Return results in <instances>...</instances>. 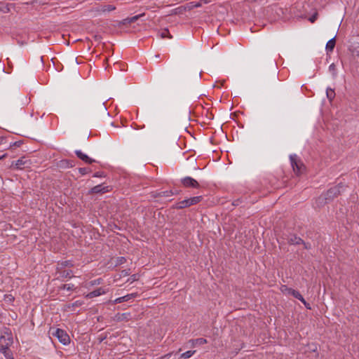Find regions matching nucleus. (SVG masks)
<instances>
[{"label":"nucleus","instance_id":"obj_30","mask_svg":"<svg viewBox=\"0 0 359 359\" xmlns=\"http://www.w3.org/2000/svg\"><path fill=\"white\" fill-rule=\"evenodd\" d=\"M169 355H170L169 354H168V355H164L162 358H166V357H168V356H169Z\"/></svg>","mask_w":359,"mask_h":359},{"label":"nucleus","instance_id":"obj_1","mask_svg":"<svg viewBox=\"0 0 359 359\" xmlns=\"http://www.w3.org/2000/svg\"><path fill=\"white\" fill-rule=\"evenodd\" d=\"M280 290H281V292L283 294H285L286 295H292L294 297L298 299L299 300H300L305 305V306L307 309H311L309 304H308L306 302L304 298L302 297V295L297 290H295L294 289L290 288V287H288L286 285H282L280 287Z\"/></svg>","mask_w":359,"mask_h":359},{"label":"nucleus","instance_id":"obj_15","mask_svg":"<svg viewBox=\"0 0 359 359\" xmlns=\"http://www.w3.org/2000/svg\"><path fill=\"white\" fill-rule=\"evenodd\" d=\"M189 342H191L192 346H196L207 344L208 341L204 338H198L196 339L190 340Z\"/></svg>","mask_w":359,"mask_h":359},{"label":"nucleus","instance_id":"obj_22","mask_svg":"<svg viewBox=\"0 0 359 359\" xmlns=\"http://www.w3.org/2000/svg\"><path fill=\"white\" fill-rule=\"evenodd\" d=\"M101 283H102V278H97V279L91 280L89 283V285H90V286H94V285H100Z\"/></svg>","mask_w":359,"mask_h":359},{"label":"nucleus","instance_id":"obj_17","mask_svg":"<svg viewBox=\"0 0 359 359\" xmlns=\"http://www.w3.org/2000/svg\"><path fill=\"white\" fill-rule=\"evenodd\" d=\"M158 36L161 39H165V38L171 39L172 38V36L170 34L169 31L167 29H164L158 32Z\"/></svg>","mask_w":359,"mask_h":359},{"label":"nucleus","instance_id":"obj_20","mask_svg":"<svg viewBox=\"0 0 359 359\" xmlns=\"http://www.w3.org/2000/svg\"><path fill=\"white\" fill-rule=\"evenodd\" d=\"M329 72L332 74V75L334 78H335L337 76V72L336 65L334 63H332L329 66Z\"/></svg>","mask_w":359,"mask_h":359},{"label":"nucleus","instance_id":"obj_7","mask_svg":"<svg viewBox=\"0 0 359 359\" xmlns=\"http://www.w3.org/2000/svg\"><path fill=\"white\" fill-rule=\"evenodd\" d=\"M30 164V161L28 160L26 157L23 156L17 161L12 162L11 167L22 170L28 168Z\"/></svg>","mask_w":359,"mask_h":359},{"label":"nucleus","instance_id":"obj_18","mask_svg":"<svg viewBox=\"0 0 359 359\" xmlns=\"http://www.w3.org/2000/svg\"><path fill=\"white\" fill-rule=\"evenodd\" d=\"M0 352L4 355L6 359H13V353L10 348L1 350Z\"/></svg>","mask_w":359,"mask_h":359},{"label":"nucleus","instance_id":"obj_14","mask_svg":"<svg viewBox=\"0 0 359 359\" xmlns=\"http://www.w3.org/2000/svg\"><path fill=\"white\" fill-rule=\"evenodd\" d=\"M144 15V14H140L135 16H133L131 18H127L123 20V25L130 24L136 22L140 18Z\"/></svg>","mask_w":359,"mask_h":359},{"label":"nucleus","instance_id":"obj_21","mask_svg":"<svg viewBox=\"0 0 359 359\" xmlns=\"http://www.w3.org/2000/svg\"><path fill=\"white\" fill-rule=\"evenodd\" d=\"M290 243H292V244H300V243H302V244L304 245L306 248H308V246L306 245V244L305 243H304V241L300 238L295 237L294 238V241H293L292 239H290Z\"/></svg>","mask_w":359,"mask_h":359},{"label":"nucleus","instance_id":"obj_8","mask_svg":"<svg viewBox=\"0 0 359 359\" xmlns=\"http://www.w3.org/2000/svg\"><path fill=\"white\" fill-rule=\"evenodd\" d=\"M181 182L184 187H192V188H199L200 185L198 182L194 178L191 177H185L181 180Z\"/></svg>","mask_w":359,"mask_h":359},{"label":"nucleus","instance_id":"obj_3","mask_svg":"<svg viewBox=\"0 0 359 359\" xmlns=\"http://www.w3.org/2000/svg\"><path fill=\"white\" fill-rule=\"evenodd\" d=\"M13 339L11 332L8 330L4 332V334L0 337V351L10 348L13 344Z\"/></svg>","mask_w":359,"mask_h":359},{"label":"nucleus","instance_id":"obj_6","mask_svg":"<svg viewBox=\"0 0 359 359\" xmlns=\"http://www.w3.org/2000/svg\"><path fill=\"white\" fill-rule=\"evenodd\" d=\"M202 196H194L188 199L183 200L182 201H180L177 205L176 207L179 209L185 208L187 207H189L191 205H195L198 203L202 200Z\"/></svg>","mask_w":359,"mask_h":359},{"label":"nucleus","instance_id":"obj_26","mask_svg":"<svg viewBox=\"0 0 359 359\" xmlns=\"http://www.w3.org/2000/svg\"><path fill=\"white\" fill-rule=\"evenodd\" d=\"M126 262V259L123 257H118L117 259V264H121Z\"/></svg>","mask_w":359,"mask_h":359},{"label":"nucleus","instance_id":"obj_27","mask_svg":"<svg viewBox=\"0 0 359 359\" xmlns=\"http://www.w3.org/2000/svg\"><path fill=\"white\" fill-rule=\"evenodd\" d=\"M317 19V13L314 14L313 15H312L310 18H309V20L311 22L313 23Z\"/></svg>","mask_w":359,"mask_h":359},{"label":"nucleus","instance_id":"obj_11","mask_svg":"<svg viewBox=\"0 0 359 359\" xmlns=\"http://www.w3.org/2000/svg\"><path fill=\"white\" fill-rule=\"evenodd\" d=\"M75 154L78 158H79L80 159H81L82 161H85L88 164L95 162V160L88 157L86 154H83L81 150H76L75 151Z\"/></svg>","mask_w":359,"mask_h":359},{"label":"nucleus","instance_id":"obj_9","mask_svg":"<svg viewBox=\"0 0 359 359\" xmlns=\"http://www.w3.org/2000/svg\"><path fill=\"white\" fill-rule=\"evenodd\" d=\"M110 191V187L108 186H104L102 184H99L95 186L91 189V192L94 194H104Z\"/></svg>","mask_w":359,"mask_h":359},{"label":"nucleus","instance_id":"obj_19","mask_svg":"<svg viewBox=\"0 0 359 359\" xmlns=\"http://www.w3.org/2000/svg\"><path fill=\"white\" fill-rule=\"evenodd\" d=\"M196 351H188L181 354L180 358L181 359H187L191 358L194 353Z\"/></svg>","mask_w":359,"mask_h":359},{"label":"nucleus","instance_id":"obj_13","mask_svg":"<svg viewBox=\"0 0 359 359\" xmlns=\"http://www.w3.org/2000/svg\"><path fill=\"white\" fill-rule=\"evenodd\" d=\"M335 43H336L335 37H333L332 39H330L327 42V44H326V47H325L326 51L327 53H332L334 48Z\"/></svg>","mask_w":359,"mask_h":359},{"label":"nucleus","instance_id":"obj_29","mask_svg":"<svg viewBox=\"0 0 359 359\" xmlns=\"http://www.w3.org/2000/svg\"><path fill=\"white\" fill-rule=\"evenodd\" d=\"M65 288H67V290H70L72 289V287L69 285H65Z\"/></svg>","mask_w":359,"mask_h":359},{"label":"nucleus","instance_id":"obj_25","mask_svg":"<svg viewBox=\"0 0 359 359\" xmlns=\"http://www.w3.org/2000/svg\"><path fill=\"white\" fill-rule=\"evenodd\" d=\"M173 195V193L171 191H164L163 192V196H172Z\"/></svg>","mask_w":359,"mask_h":359},{"label":"nucleus","instance_id":"obj_2","mask_svg":"<svg viewBox=\"0 0 359 359\" xmlns=\"http://www.w3.org/2000/svg\"><path fill=\"white\" fill-rule=\"evenodd\" d=\"M291 165L297 175L302 174L305 170V166L297 155L290 156Z\"/></svg>","mask_w":359,"mask_h":359},{"label":"nucleus","instance_id":"obj_23","mask_svg":"<svg viewBox=\"0 0 359 359\" xmlns=\"http://www.w3.org/2000/svg\"><path fill=\"white\" fill-rule=\"evenodd\" d=\"M83 302L81 301H76L75 302L72 303L71 305H69L68 307L71 308V307L81 306L83 305Z\"/></svg>","mask_w":359,"mask_h":359},{"label":"nucleus","instance_id":"obj_5","mask_svg":"<svg viewBox=\"0 0 359 359\" xmlns=\"http://www.w3.org/2000/svg\"><path fill=\"white\" fill-rule=\"evenodd\" d=\"M344 186L339 184L337 186H335L334 187L330 188L326 193L325 198L320 197L319 199L323 201L325 200H330L332 199L333 198L339 195L341 192V191H344Z\"/></svg>","mask_w":359,"mask_h":359},{"label":"nucleus","instance_id":"obj_16","mask_svg":"<svg viewBox=\"0 0 359 359\" xmlns=\"http://www.w3.org/2000/svg\"><path fill=\"white\" fill-rule=\"evenodd\" d=\"M326 95L328 100L331 102L335 97V92L331 88H327L326 90Z\"/></svg>","mask_w":359,"mask_h":359},{"label":"nucleus","instance_id":"obj_12","mask_svg":"<svg viewBox=\"0 0 359 359\" xmlns=\"http://www.w3.org/2000/svg\"><path fill=\"white\" fill-rule=\"evenodd\" d=\"M137 296V293L128 294H126L125 296H123V297H118V298L114 300V303L119 304V303H122V302H127V301L130 300L133 298L136 297Z\"/></svg>","mask_w":359,"mask_h":359},{"label":"nucleus","instance_id":"obj_28","mask_svg":"<svg viewBox=\"0 0 359 359\" xmlns=\"http://www.w3.org/2000/svg\"><path fill=\"white\" fill-rule=\"evenodd\" d=\"M79 171L82 174V175H84L86 173V168H80L79 169Z\"/></svg>","mask_w":359,"mask_h":359},{"label":"nucleus","instance_id":"obj_24","mask_svg":"<svg viewBox=\"0 0 359 359\" xmlns=\"http://www.w3.org/2000/svg\"><path fill=\"white\" fill-rule=\"evenodd\" d=\"M116 9V7L113 5H108L106 6L104 11H114Z\"/></svg>","mask_w":359,"mask_h":359},{"label":"nucleus","instance_id":"obj_31","mask_svg":"<svg viewBox=\"0 0 359 359\" xmlns=\"http://www.w3.org/2000/svg\"><path fill=\"white\" fill-rule=\"evenodd\" d=\"M95 177H99L100 176V174H96L95 175Z\"/></svg>","mask_w":359,"mask_h":359},{"label":"nucleus","instance_id":"obj_10","mask_svg":"<svg viewBox=\"0 0 359 359\" xmlns=\"http://www.w3.org/2000/svg\"><path fill=\"white\" fill-rule=\"evenodd\" d=\"M107 292V290L103 287H99L97 290L88 293L85 297L87 299H92L93 297H98L101 294H104Z\"/></svg>","mask_w":359,"mask_h":359},{"label":"nucleus","instance_id":"obj_4","mask_svg":"<svg viewBox=\"0 0 359 359\" xmlns=\"http://www.w3.org/2000/svg\"><path fill=\"white\" fill-rule=\"evenodd\" d=\"M52 335L57 337L63 345H67L70 342V338L68 334L63 330L57 328L52 331Z\"/></svg>","mask_w":359,"mask_h":359}]
</instances>
